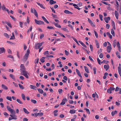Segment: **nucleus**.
<instances>
[{"instance_id":"1","label":"nucleus","mask_w":121,"mask_h":121,"mask_svg":"<svg viewBox=\"0 0 121 121\" xmlns=\"http://www.w3.org/2000/svg\"><path fill=\"white\" fill-rule=\"evenodd\" d=\"M30 53V50L28 49L27 50L26 53L25 54L23 57V59L26 61L27 59V58L29 54Z\"/></svg>"},{"instance_id":"2","label":"nucleus","mask_w":121,"mask_h":121,"mask_svg":"<svg viewBox=\"0 0 121 121\" xmlns=\"http://www.w3.org/2000/svg\"><path fill=\"white\" fill-rule=\"evenodd\" d=\"M31 12L32 13H34L35 16L37 17H38V15L37 13L36 10L35 9V8H34L33 9L32 8H31Z\"/></svg>"},{"instance_id":"3","label":"nucleus","mask_w":121,"mask_h":121,"mask_svg":"<svg viewBox=\"0 0 121 121\" xmlns=\"http://www.w3.org/2000/svg\"><path fill=\"white\" fill-rule=\"evenodd\" d=\"M35 23L38 25H41L42 24H44V22L41 20H37L36 19H35Z\"/></svg>"},{"instance_id":"4","label":"nucleus","mask_w":121,"mask_h":121,"mask_svg":"<svg viewBox=\"0 0 121 121\" xmlns=\"http://www.w3.org/2000/svg\"><path fill=\"white\" fill-rule=\"evenodd\" d=\"M42 45V43H39L37 44H35L34 48L36 49H38Z\"/></svg>"},{"instance_id":"5","label":"nucleus","mask_w":121,"mask_h":121,"mask_svg":"<svg viewBox=\"0 0 121 121\" xmlns=\"http://www.w3.org/2000/svg\"><path fill=\"white\" fill-rule=\"evenodd\" d=\"M117 46L118 48V50L119 51L121 52V47L120 45V44L119 43V42H118L117 44Z\"/></svg>"},{"instance_id":"6","label":"nucleus","mask_w":121,"mask_h":121,"mask_svg":"<svg viewBox=\"0 0 121 121\" xmlns=\"http://www.w3.org/2000/svg\"><path fill=\"white\" fill-rule=\"evenodd\" d=\"M67 100L66 98L63 99L62 100V102H61V105H63L65 104V102H67Z\"/></svg>"},{"instance_id":"7","label":"nucleus","mask_w":121,"mask_h":121,"mask_svg":"<svg viewBox=\"0 0 121 121\" xmlns=\"http://www.w3.org/2000/svg\"><path fill=\"white\" fill-rule=\"evenodd\" d=\"M110 19V17H105L104 18V20L105 22L107 23H108Z\"/></svg>"},{"instance_id":"8","label":"nucleus","mask_w":121,"mask_h":121,"mask_svg":"<svg viewBox=\"0 0 121 121\" xmlns=\"http://www.w3.org/2000/svg\"><path fill=\"white\" fill-rule=\"evenodd\" d=\"M112 49L111 46H108L107 47V52L108 53L110 52Z\"/></svg>"},{"instance_id":"9","label":"nucleus","mask_w":121,"mask_h":121,"mask_svg":"<svg viewBox=\"0 0 121 121\" xmlns=\"http://www.w3.org/2000/svg\"><path fill=\"white\" fill-rule=\"evenodd\" d=\"M2 9L3 10H4L6 11L8 13H9V9L6 8L5 7L4 5H3L2 6Z\"/></svg>"},{"instance_id":"10","label":"nucleus","mask_w":121,"mask_h":121,"mask_svg":"<svg viewBox=\"0 0 121 121\" xmlns=\"http://www.w3.org/2000/svg\"><path fill=\"white\" fill-rule=\"evenodd\" d=\"M5 52V49L3 47L0 48V54Z\"/></svg>"},{"instance_id":"11","label":"nucleus","mask_w":121,"mask_h":121,"mask_svg":"<svg viewBox=\"0 0 121 121\" xmlns=\"http://www.w3.org/2000/svg\"><path fill=\"white\" fill-rule=\"evenodd\" d=\"M117 11H117L116 10L115 11V14L116 17L117 19H118V16H119V13H118V12Z\"/></svg>"},{"instance_id":"12","label":"nucleus","mask_w":121,"mask_h":121,"mask_svg":"<svg viewBox=\"0 0 121 121\" xmlns=\"http://www.w3.org/2000/svg\"><path fill=\"white\" fill-rule=\"evenodd\" d=\"M64 12L66 14H73L72 13L67 10H65L64 11Z\"/></svg>"},{"instance_id":"13","label":"nucleus","mask_w":121,"mask_h":121,"mask_svg":"<svg viewBox=\"0 0 121 121\" xmlns=\"http://www.w3.org/2000/svg\"><path fill=\"white\" fill-rule=\"evenodd\" d=\"M104 67L106 69V70L107 71L109 68V66L108 65H105L104 66Z\"/></svg>"},{"instance_id":"14","label":"nucleus","mask_w":121,"mask_h":121,"mask_svg":"<svg viewBox=\"0 0 121 121\" xmlns=\"http://www.w3.org/2000/svg\"><path fill=\"white\" fill-rule=\"evenodd\" d=\"M37 4L42 9H45V8L43 6V5L42 4H41L40 3H38V2H36Z\"/></svg>"},{"instance_id":"15","label":"nucleus","mask_w":121,"mask_h":121,"mask_svg":"<svg viewBox=\"0 0 121 121\" xmlns=\"http://www.w3.org/2000/svg\"><path fill=\"white\" fill-rule=\"evenodd\" d=\"M22 72L21 73H22V74L24 75L25 74H26L27 73V72L25 71V69L21 70Z\"/></svg>"},{"instance_id":"16","label":"nucleus","mask_w":121,"mask_h":121,"mask_svg":"<svg viewBox=\"0 0 121 121\" xmlns=\"http://www.w3.org/2000/svg\"><path fill=\"white\" fill-rule=\"evenodd\" d=\"M56 1H54L53 0H50L49 1V3L51 5L55 4L56 3Z\"/></svg>"},{"instance_id":"17","label":"nucleus","mask_w":121,"mask_h":121,"mask_svg":"<svg viewBox=\"0 0 121 121\" xmlns=\"http://www.w3.org/2000/svg\"><path fill=\"white\" fill-rule=\"evenodd\" d=\"M42 17L45 22H46L47 23H49V22L48 21H47V20L43 16Z\"/></svg>"},{"instance_id":"18","label":"nucleus","mask_w":121,"mask_h":121,"mask_svg":"<svg viewBox=\"0 0 121 121\" xmlns=\"http://www.w3.org/2000/svg\"><path fill=\"white\" fill-rule=\"evenodd\" d=\"M76 112V110L74 109L70 110L69 112L71 114H73Z\"/></svg>"},{"instance_id":"19","label":"nucleus","mask_w":121,"mask_h":121,"mask_svg":"<svg viewBox=\"0 0 121 121\" xmlns=\"http://www.w3.org/2000/svg\"><path fill=\"white\" fill-rule=\"evenodd\" d=\"M30 86L31 87L30 88L31 89L36 90L37 89V88L35 86L31 85H30Z\"/></svg>"},{"instance_id":"20","label":"nucleus","mask_w":121,"mask_h":121,"mask_svg":"<svg viewBox=\"0 0 121 121\" xmlns=\"http://www.w3.org/2000/svg\"><path fill=\"white\" fill-rule=\"evenodd\" d=\"M118 70L120 76H121V68L118 67Z\"/></svg>"},{"instance_id":"21","label":"nucleus","mask_w":121,"mask_h":121,"mask_svg":"<svg viewBox=\"0 0 121 121\" xmlns=\"http://www.w3.org/2000/svg\"><path fill=\"white\" fill-rule=\"evenodd\" d=\"M117 111L115 110L114 111H113L111 112V115L112 116H113L115 114H116L117 113Z\"/></svg>"},{"instance_id":"22","label":"nucleus","mask_w":121,"mask_h":121,"mask_svg":"<svg viewBox=\"0 0 121 121\" xmlns=\"http://www.w3.org/2000/svg\"><path fill=\"white\" fill-rule=\"evenodd\" d=\"M46 58V57H43L40 59V60L42 63H43L45 61L44 59Z\"/></svg>"},{"instance_id":"23","label":"nucleus","mask_w":121,"mask_h":121,"mask_svg":"<svg viewBox=\"0 0 121 121\" xmlns=\"http://www.w3.org/2000/svg\"><path fill=\"white\" fill-rule=\"evenodd\" d=\"M23 109L24 112L26 114H28L30 113L29 112H28L26 108H23Z\"/></svg>"},{"instance_id":"24","label":"nucleus","mask_w":121,"mask_h":121,"mask_svg":"<svg viewBox=\"0 0 121 121\" xmlns=\"http://www.w3.org/2000/svg\"><path fill=\"white\" fill-rule=\"evenodd\" d=\"M37 90L39 93L42 94L43 93V90L40 89H38Z\"/></svg>"},{"instance_id":"25","label":"nucleus","mask_w":121,"mask_h":121,"mask_svg":"<svg viewBox=\"0 0 121 121\" xmlns=\"http://www.w3.org/2000/svg\"><path fill=\"white\" fill-rule=\"evenodd\" d=\"M79 42L82 46L86 48H87V46L86 45L84 44L82 42L80 41H79Z\"/></svg>"},{"instance_id":"26","label":"nucleus","mask_w":121,"mask_h":121,"mask_svg":"<svg viewBox=\"0 0 121 121\" xmlns=\"http://www.w3.org/2000/svg\"><path fill=\"white\" fill-rule=\"evenodd\" d=\"M107 34L108 36V37L111 39L112 38V36L111 35L110 33L109 32H107Z\"/></svg>"},{"instance_id":"27","label":"nucleus","mask_w":121,"mask_h":121,"mask_svg":"<svg viewBox=\"0 0 121 121\" xmlns=\"http://www.w3.org/2000/svg\"><path fill=\"white\" fill-rule=\"evenodd\" d=\"M116 54L118 58L119 59L121 58V56L120 55V53L118 52L117 51L116 52Z\"/></svg>"},{"instance_id":"28","label":"nucleus","mask_w":121,"mask_h":121,"mask_svg":"<svg viewBox=\"0 0 121 121\" xmlns=\"http://www.w3.org/2000/svg\"><path fill=\"white\" fill-rule=\"evenodd\" d=\"M111 34L113 36H115V34L114 30L113 29H112L111 30Z\"/></svg>"},{"instance_id":"29","label":"nucleus","mask_w":121,"mask_h":121,"mask_svg":"<svg viewBox=\"0 0 121 121\" xmlns=\"http://www.w3.org/2000/svg\"><path fill=\"white\" fill-rule=\"evenodd\" d=\"M2 87L3 89L5 90H7L8 89V87L6 86L4 84H2Z\"/></svg>"},{"instance_id":"30","label":"nucleus","mask_w":121,"mask_h":121,"mask_svg":"<svg viewBox=\"0 0 121 121\" xmlns=\"http://www.w3.org/2000/svg\"><path fill=\"white\" fill-rule=\"evenodd\" d=\"M72 38L74 40V41H75L76 42V43H77L78 45H79L78 41H77V39H76L75 38H74V37H72Z\"/></svg>"},{"instance_id":"31","label":"nucleus","mask_w":121,"mask_h":121,"mask_svg":"<svg viewBox=\"0 0 121 121\" xmlns=\"http://www.w3.org/2000/svg\"><path fill=\"white\" fill-rule=\"evenodd\" d=\"M85 70V71L87 73H89V71L88 69L87 68L86 66H84Z\"/></svg>"},{"instance_id":"32","label":"nucleus","mask_w":121,"mask_h":121,"mask_svg":"<svg viewBox=\"0 0 121 121\" xmlns=\"http://www.w3.org/2000/svg\"><path fill=\"white\" fill-rule=\"evenodd\" d=\"M5 23L7 24V25L8 26H9L11 28L12 27V26L10 23L7 22H5Z\"/></svg>"},{"instance_id":"33","label":"nucleus","mask_w":121,"mask_h":121,"mask_svg":"<svg viewBox=\"0 0 121 121\" xmlns=\"http://www.w3.org/2000/svg\"><path fill=\"white\" fill-rule=\"evenodd\" d=\"M108 61L107 60H104L103 61L101 62V63L102 64L103 63H104L105 64H107L108 63Z\"/></svg>"},{"instance_id":"34","label":"nucleus","mask_w":121,"mask_h":121,"mask_svg":"<svg viewBox=\"0 0 121 121\" xmlns=\"http://www.w3.org/2000/svg\"><path fill=\"white\" fill-rule=\"evenodd\" d=\"M22 99L24 100H26V97L23 94H22Z\"/></svg>"},{"instance_id":"35","label":"nucleus","mask_w":121,"mask_h":121,"mask_svg":"<svg viewBox=\"0 0 121 121\" xmlns=\"http://www.w3.org/2000/svg\"><path fill=\"white\" fill-rule=\"evenodd\" d=\"M9 112H10L12 114H14L15 113V112L14 110L12 109H11Z\"/></svg>"},{"instance_id":"36","label":"nucleus","mask_w":121,"mask_h":121,"mask_svg":"<svg viewBox=\"0 0 121 121\" xmlns=\"http://www.w3.org/2000/svg\"><path fill=\"white\" fill-rule=\"evenodd\" d=\"M9 76L13 79H15L14 76V75H13V74H10L9 75Z\"/></svg>"},{"instance_id":"37","label":"nucleus","mask_w":121,"mask_h":121,"mask_svg":"<svg viewBox=\"0 0 121 121\" xmlns=\"http://www.w3.org/2000/svg\"><path fill=\"white\" fill-rule=\"evenodd\" d=\"M17 101L18 102V103L22 104H23L22 102L21 101V100L19 99H17Z\"/></svg>"},{"instance_id":"38","label":"nucleus","mask_w":121,"mask_h":121,"mask_svg":"<svg viewBox=\"0 0 121 121\" xmlns=\"http://www.w3.org/2000/svg\"><path fill=\"white\" fill-rule=\"evenodd\" d=\"M55 26L57 27L60 28V26L57 23H54Z\"/></svg>"},{"instance_id":"39","label":"nucleus","mask_w":121,"mask_h":121,"mask_svg":"<svg viewBox=\"0 0 121 121\" xmlns=\"http://www.w3.org/2000/svg\"><path fill=\"white\" fill-rule=\"evenodd\" d=\"M6 99L10 101H12V98L11 96H7L6 97Z\"/></svg>"},{"instance_id":"40","label":"nucleus","mask_w":121,"mask_h":121,"mask_svg":"<svg viewBox=\"0 0 121 121\" xmlns=\"http://www.w3.org/2000/svg\"><path fill=\"white\" fill-rule=\"evenodd\" d=\"M58 110H55L54 111V115L55 116H56L57 115V114L56 113L58 112Z\"/></svg>"},{"instance_id":"41","label":"nucleus","mask_w":121,"mask_h":121,"mask_svg":"<svg viewBox=\"0 0 121 121\" xmlns=\"http://www.w3.org/2000/svg\"><path fill=\"white\" fill-rule=\"evenodd\" d=\"M84 110H86L88 114H90V110L89 109H87V108H85V109H84Z\"/></svg>"},{"instance_id":"42","label":"nucleus","mask_w":121,"mask_h":121,"mask_svg":"<svg viewBox=\"0 0 121 121\" xmlns=\"http://www.w3.org/2000/svg\"><path fill=\"white\" fill-rule=\"evenodd\" d=\"M31 102L35 104L37 103V101L35 100L31 99Z\"/></svg>"},{"instance_id":"43","label":"nucleus","mask_w":121,"mask_h":121,"mask_svg":"<svg viewBox=\"0 0 121 121\" xmlns=\"http://www.w3.org/2000/svg\"><path fill=\"white\" fill-rule=\"evenodd\" d=\"M20 67L22 69V70L25 69V67L24 66V65L23 64H21L20 65Z\"/></svg>"},{"instance_id":"44","label":"nucleus","mask_w":121,"mask_h":121,"mask_svg":"<svg viewBox=\"0 0 121 121\" xmlns=\"http://www.w3.org/2000/svg\"><path fill=\"white\" fill-rule=\"evenodd\" d=\"M18 85L19 86V87L22 89H24V87H23V86L22 85H21L20 84H18Z\"/></svg>"},{"instance_id":"45","label":"nucleus","mask_w":121,"mask_h":121,"mask_svg":"<svg viewBox=\"0 0 121 121\" xmlns=\"http://www.w3.org/2000/svg\"><path fill=\"white\" fill-rule=\"evenodd\" d=\"M37 116H42L43 115V113L42 112L38 113H37Z\"/></svg>"},{"instance_id":"46","label":"nucleus","mask_w":121,"mask_h":121,"mask_svg":"<svg viewBox=\"0 0 121 121\" xmlns=\"http://www.w3.org/2000/svg\"><path fill=\"white\" fill-rule=\"evenodd\" d=\"M73 5V6H77V7L78 6L76 4H73L72 3H69V5Z\"/></svg>"},{"instance_id":"47","label":"nucleus","mask_w":121,"mask_h":121,"mask_svg":"<svg viewBox=\"0 0 121 121\" xmlns=\"http://www.w3.org/2000/svg\"><path fill=\"white\" fill-rule=\"evenodd\" d=\"M118 2L117 1H116V4H117V5H116V6L117 7V11H118V9H119L118 6H119V5L118 4Z\"/></svg>"},{"instance_id":"48","label":"nucleus","mask_w":121,"mask_h":121,"mask_svg":"<svg viewBox=\"0 0 121 121\" xmlns=\"http://www.w3.org/2000/svg\"><path fill=\"white\" fill-rule=\"evenodd\" d=\"M96 68L94 67L93 68V70L94 72V73L95 74L96 73Z\"/></svg>"},{"instance_id":"49","label":"nucleus","mask_w":121,"mask_h":121,"mask_svg":"<svg viewBox=\"0 0 121 121\" xmlns=\"http://www.w3.org/2000/svg\"><path fill=\"white\" fill-rule=\"evenodd\" d=\"M119 12L121 14V4L120 3V5L119 9Z\"/></svg>"},{"instance_id":"50","label":"nucleus","mask_w":121,"mask_h":121,"mask_svg":"<svg viewBox=\"0 0 121 121\" xmlns=\"http://www.w3.org/2000/svg\"><path fill=\"white\" fill-rule=\"evenodd\" d=\"M3 113L4 114L5 116V117L9 115L6 112H4Z\"/></svg>"},{"instance_id":"51","label":"nucleus","mask_w":121,"mask_h":121,"mask_svg":"<svg viewBox=\"0 0 121 121\" xmlns=\"http://www.w3.org/2000/svg\"><path fill=\"white\" fill-rule=\"evenodd\" d=\"M7 108L8 110L9 111H10V110L11 109V108L10 107H9V106H7Z\"/></svg>"},{"instance_id":"52","label":"nucleus","mask_w":121,"mask_h":121,"mask_svg":"<svg viewBox=\"0 0 121 121\" xmlns=\"http://www.w3.org/2000/svg\"><path fill=\"white\" fill-rule=\"evenodd\" d=\"M94 32L95 35L96 37L97 38H98V35L97 33L95 30L94 31Z\"/></svg>"},{"instance_id":"53","label":"nucleus","mask_w":121,"mask_h":121,"mask_svg":"<svg viewBox=\"0 0 121 121\" xmlns=\"http://www.w3.org/2000/svg\"><path fill=\"white\" fill-rule=\"evenodd\" d=\"M39 59L38 58L37 59H35L34 62L35 63V64L38 63L39 62Z\"/></svg>"},{"instance_id":"54","label":"nucleus","mask_w":121,"mask_h":121,"mask_svg":"<svg viewBox=\"0 0 121 121\" xmlns=\"http://www.w3.org/2000/svg\"><path fill=\"white\" fill-rule=\"evenodd\" d=\"M90 49H91V51L92 52L93 51V46L91 45H90Z\"/></svg>"},{"instance_id":"55","label":"nucleus","mask_w":121,"mask_h":121,"mask_svg":"<svg viewBox=\"0 0 121 121\" xmlns=\"http://www.w3.org/2000/svg\"><path fill=\"white\" fill-rule=\"evenodd\" d=\"M62 30H63L66 32H68L69 31L66 28H62Z\"/></svg>"},{"instance_id":"56","label":"nucleus","mask_w":121,"mask_h":121,"mask_svg":"<svg viewBox=\"0 0 121 121\" xmlns=\"http://www.w3.org/2000/svg\"><path fill=\"white\" fill-rule=\"evenodd\" d=\"M53 57V56L52 55H47L46 56V58L52 57Z\"/></svg>"},{"instance_id":"57","label":"nucleus","mask_w":121,"mask_h":121,"mask_svg":"<svg viewBox=\"0 0 121 121\" xmlns=\"http://www.w3.org/2000/svg\"><path fill=\"white\" fill-rule=\"evenodd\" d=\"M97 61H98V64L99 65H101V63L100 60L99 59V58H97Z\"/></svg>"},{"instance_id":"58","label":"nucleus","mask_w":121,"mask_h":121,"mask_svg":"<svg viewBox=\"0 0 121 121\" xmlns=\"http://www.w3.org/2000/svg\"><path fill=\"white\" fill-rule=\"evenodd\" d=\"M50 8L52 9V12H53L54 13H56L53 7H50Z\"/></svg>"},{"instance_id":"59","label":"nucleus","mask_w":121,"mask_h":121,"mask_svg":"<svg viewBox=\"0 0 121 121\" xmlns=\"http://www.w3.org/2000/svg\"><path fill=\"white\" fill-rule=\"evenodd\" d=\"M65 55L66 56H68L69 54L68 52L66 50H65Z\"/></svg>"},{"instance_id":"60","label":"nucleus","mask_w":121,"mask_h":121,"mask_svg":"<svg viewBox=\"0 0 121 121\" xmlns=\"http://www.w3.org/2000/svg\"><path fill=\"white\" fill-rule=\"evenodd\" d=\"M47 28L49 29H54L53 27L52 26H48L47 27Z\"/></svg>"},{"instance_id":"61","label":"nucleus","mask_w":121,"mask_h":121,"mask_svg":"<svg viewBox=\"0 0 121 121\" xmlns=\"http://www.w3.org/2000/svg\"><path fill=\"white\" fill-rule=\"evenodd\" d=\"M120 88H119L118 86H117L115 90V91H118L120 89Z\"/></svg>"},{"instance_id":"62","label":"nucleus","mask_w":121,"mask_h":121,"mask_svg":"<svg viewBox=\"0 0 121 121\" xmlns=\"http://www.w3.org/2000/svg\"><path fill=\"white\" fill-rule=\"evenodd\" d=\"M99 57L101 58H102L103 57V55L102 53H100L99 55Z\"/></svg>"},{"instance_id":"63","label":"nucleus","mask_w":121,"mask_h":121,"mask_svg":"<svg viewBox=\"0 0 121 121\" xmlns=\"http://www.w3.org/2000/svg\"><path fill=\"white\" fill-rule=\"evenodd\" d=\"M111 91V90L109 88V89H108L107 90V92L108 93H112V92Z\"/></svg>"},{"instance_id":"64","label":"nucleus","mask_w":121,"mask_h":121,"mask_svg":"<svg viewBox=\"0 0 121 121\" xmlns=\"http://www.w3.org/2000/svg\"><path fill=\"white\" fill-rule=\"evenodd\" d=\"M102 52V50L101 48H100L98 51L97 52V53L98 54H99L100 53H101Z\"/></svg>"}]
</instances>
